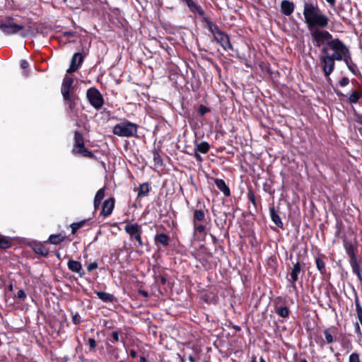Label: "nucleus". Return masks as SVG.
Segmentation results:
<instances>
[{
  "label": "nucleus",
  "instance_id": "nucleus-63",
  "mask_svg": "<svg viewBox=\"0 0 362 362\" xmlns=\"http://www.w3.org/2000/svg\"><path fill=\"white\" fill-rule=\"evenodd\" d=\"M6 290L8 292H12L13 291V285L12 283L7 286Z\"/></svg>",
  "mask_w": 362,
  "mask_h": 362
},
{
  "label": "nucleus",
  "instance_id": "nucleus-49",
  "mask_svg": "<svg viewBox=\"0 0 362 362\" xmlns=\"http://www.w3.org/2000/svg\"><path fill=\"white\" fill-rule=\"evenodd\" d=\"M263 189L265 192L269 194H273L274 193V190L272 189V185L267 182L263 184Z\"/></svg>",
  "mask_w": 362,
  "mask_h": 362
},
{
  "label": "nucleus",
  "instance_id": "nucleus-33",
  "mask_svg": "<svg viewBox=\"0 0 362 362\" xmlns=\"http://www.w3.org/2000/svg\"><path fill=\"white\" fill-rule=\"evenodd\" d=\"M247 197L248 200L252 204L256 209H257L259 205L261 206V197L259 196L258 199H257L255 192L250 187L248 188Z\"/></svg>",
  "mask_w": 362,
  "mask_h": 362
},
{
  "label": "nucleus",
  "instance_id": "nucleus-30",
  "mask_svg": "<svg viewBox=\"0 0 362 362\" xmlns=\"http://www.w3.org/2000/svg\"><path fill=\"white\" fill-rule=\"evenodd\" d=\"M105 191L106 187H103L96 192L93 200V206L95 211H97L100 208L101 202L105 197Z\"/></svg>",
  "mask_w": 362,
  "mask_h": 362
},
{
  "label": "nucleus",
  "instance_id": "nucleus-21",
  "mask_svg": "<svg viewBox=\"0 0 362 362\" xmlns=\"http://www.w3.org/2000/svg\"><path fill=\"white\" fill-rule=\"evenodd\" d=\"M295 7L293 1L283 0L280 4V12L284 16H289L293 13Z\"/></svg>",
  "mask_w": 362,
  "mask_h": 362
},
{
  "label": "nucleus",
  "instance_id": "nucleus-29",
  "mask_svg": "<svg viewBox=\"0 0 362 362\" xmlns=\"http://www.w3.org/2000/svg\"><path fill=\"white\" fill-rule=\"evenodd\" d=\"M32 247L35 253L41 257H47L49 255V250L41 243H34Z\"/></svg>",
  "mask_w": 362,
  "mask_h": 362
},
{
  "label": "nucleus",
  "instance_id": "nucleus-42",
  "mask_svg": "<svg viewBox=\"0 0 362 362\" xmlns=\"http://www.w3.org/2000/svg\"><path fill=\"white\" fill-rule=\"evenodd\" d=\"M354 303H355V305H356V314H357V317H358L359 322H361L362 321V307L361 305L360 300H359L358 296L356 293H355Z\"/></svg>",
  "mask_w": 362,
  "mask_h": 362
},
{
  "label": "nucleus",
  "instance_id": "nucleus-59",
  "mask_svg": "<svg viewBox=\"0 0 362 362\" xmlns=\"http://www.w3.org/2000/svg\"><path fill=\"white\" fill-rule=\"evenodd\" d=\"M209 235H210V237H211V240H212L213 243H214V245L218 244V238H217L214 235H213V234H211V233H210Z\"/></svg>",
  "mask_w": 362,
  "mask_h": 362
},
{
  "label": "nucleus",
  "instance_id": "nucleus-58",
  "mask_svg": "<svg viewBox=\"0 0 362 362\" xmlns=\"http://www.w3.org/2000/svg\"><path fill=\"white\" fill-rule=\"evenodd\" d=\"M29 66V63L26 60H21V67L23 69H27Z\"/></svg>",
  "mask_w": 362,
  "mask_h": 362
},
{
  "label": "nucleus",
  "instance_id": "nucleus-4",
  "mask_svg": "<svg viewBox=\"0 0 362 362\" xmlns=\"http://www.w3.org/2000/svg\"><path fill=\"white\" fill-rule=\"evenodd\" d=\"M138 128V124L124 119L113 127L112 133L120 137L137 136Z\"/></svg>",
  "mask_w": 362,
  "mask_h": 362
},
{
  "label": "nucleus",
  "instance_id": "nucleus-62",
  "mask_svg": "<svg viewBox=\"0 0 362 362\" xmlns=\"http://www.w3.org/2000/svg\"><path fill=\"white\" fill-rule=\"evenodd\" d=\"M158 278L160 279V283L163 285H165L166 284L167 279H166V278L164 276L160 275V276H158Z\"/></svg>",
  "mask_w": 362,
  "mask_h": 362
},
{
  "label": "nucleus",
  "instance_id": "nucleus-54",
  "mask_svg": "<svg viewBox=\"0 0 362 362\" xmlns=\"http://www.w3.org/2000/svg\"><path fill=\"white\" fill-rule=\"evenodd\" d=\"M63 37H73L76 36V32L74 31H65L62 33Z\"/></svg>",
  "mask_w": 362,
  "mask_h": 362
},
{
  "label": "nucleus",
  "instance_id": "nucleus-6",
  "mask_svg": "<svg viewBox=\"0 0 362 362\" xmlns=\"http://www.w3.org/2000/svg\"><path fill=\"white\" fill-rule=\"evenodd\" d=\"M322 333L325 338L321 336H317L315 338L316 343L321 349H323L326 344H332L336 341H339V339L337 337L338 328L337 327L331 326L325 328Z\"/></svg>",
  "mask_w": 362,
  "mask_h": 362
},
{
  "label": "nucleus",
  "instance_id": "nucleus-17",
  "mask_svg": "<svg viewBox=\"0 0 362 362\" xmlns=\"http://www.w3.org/2000/svg\"><path fill=\"white\" fill-rule=\"evenodd\" d=\"M218 293L216 288H211L202 295V298L207 304L216 305L219 299Z\"/></svg>",
  "mask_w": 362,
  "mask_h": 362
},
{
  "label": "nucleus",
  "instance_id": "nucleus-12",
  "mask_svg": "<svg viewBox=\"0 0 362 362\" xmlns=\"http://www.w3.org/2000/svg\"><path fill=\"white\" fill-rule=\"evenodd\" d=\"M180 2L185 3L189 11L192 13L195 16H199L202 18V22H204V18H209L206 16L204 10L202 7L194 0H179Z\"/></svg>",
  "mask_w": 362,
  "mask_h": 362
},
{
  "label": "nucleus",
  "instance_id": "nucleus-1",
  "mask_svg": "<svg viewBox=\"0 0 362 362\" xmlns=\"http://www.w3.org/2000/svg\"><path fill=\"white\" fill-rule=\"evenodd\" d=\"M303 14L304 21L309 31L313 45L333 38L326 30L329 25V17L320 9L317 4L305 1Z\"/></svg>",
  "mask_w": 362,
  "mask_h": 362
},
{
  "label": "nucleus",
  "instance_id": "nucleus-10",
  "mask_svg": "<svg viewBox=\"0 0 362 362\" xmlns=\"http://www.w3.org/2000/svg\"><path fill=\"white\" fill-rule=\"evenodd\" d=\"M124 231L130 236L132 240H135L138 243L139 246L142 247L144 245L141 238L143 233L141 226L137 223H127L124 226Z\"/></svg>",
  "mask_w": 362,
  "mask_h": 362
},
{
  "label": "nucleus",
  "instance_id": "nucleus-2",
  "mask_svg": "<svg viewBox=\"0 0 362 362\" xmlns=\"http://www.w3.org/2000/svg\"><path fill=\"white\" fill-rule=\"evenodd\" d=\"M340 39L333 37L321 42L313 45L314 47L320 49L321 55L319 57L322 72L329 81V76L335 69L336 61H341Z\"/></svg>",
  "mask_w": 362,
  "mask_h": 362
},
{
  "label": "nucleus",
  "instance_id": "nucleus-26",
  "mask_svg": "<svg viewBox=\"0 0 362 362\" xmlns=\"http://www.w3.org/2000/svg\"><path fill=\"white\" fill-rule=\"evenodd\" d=\"M90 221V218L83 219L78 222H74V223H72L71 224H70L71 234L75 235L80 228H82L84 227H87V228L86 230L90 229V226H91Z\"/></svg>",
  "mask_w": 362,
  "mask_h": 362
},
{
  "label": "nucleus",
  "instance_id": "nucleus-20",
  "mask_svg": "<svg viewBox=\"0 0 362 362\" xmlns=\"http://www.w3.org/2000/svg\"><path fill=\"white\" fill-rule=\"evenodd\" d=\"M67 267L71 272L77 273L80 277H83L86 274L85 271L83 269L81 263L78 261L71 259L67 262Z\"/></svg>",
  "mask_w": 362,
  "mask_h": 362
},
{
  "label": "nucleus",
  "instance_id": "nucleus-41",
  "mask_svg": "<svg viewBox=\"0 0 362 362\" xmlns=\"http://www.w3.org/2000/svg\"><path fill=\"white\" fill-rule=\"evenodd\" d=\"M84 341L88 346V351L92 353L96 352V347L98 345L97 341L93 338H84Z\"/></svg>",
  "mask_w": 362,
  "mask_h": 362
},
{
  "label": "nucleus",
  "instance_id": "nucleus-44",
  "mask_svg": "<svg viewBox=\"0 0 362 362\" xmlns=\"http://www.w3.org/2000/svg\"><path fill=\"white\" fill-rule=\"evenodd\" d=\"M193 225V229L194 232H197L200 234L206 235V227L205 225H204L202 223H194Z\"/></svg>",
  "mask_w": 362,
  "mask_h": 362
},
{
  "label": "nucleus",
  "instance_id": "nucleus-16",
  "mask_svg": "<svg viewBox=\"0 0 362 362\" xmlns=\"http://www.w3.org/2000/svg\"><path fill=\"white\" fill-rule=\"evenodd\" d=\"M301 272L304 273V272L302 271L300 263L297 262L291 268V272L290 274L291 279H288L294 291H297L296 283L298 281V276Z\"/></svg>",
  "mask_w": 362,
  "mask_h": 362
},
{
  "label": "nucleus",
  "instance_id": "nucleus-13",
  "mask_svg": "<svg viewBox=\"0 0 362 362\" xmlns=\"http://www.w3.org/2000/svg\"><path fill=\"white\" fill-rule=\"evenodd\" d=\"M86 54L81 52H76L71 59L69 68L66 70L67 74L76 71L82 65Z\"/></svg>",
  "mask_w": 362,
  "mask_h": 362
},
{
  "label": "nucleus",
  "instance_id": "nucleus-11",
  "mask_svg": "<svg viewBox=\"0 0 362 362\" xmlns=\"http://www.w3.org/2000/svg\"><path fill=\"white\" fill-rule=\"evenodd\" d=\"M286 304V299L281 296H278L274 300V313L283 318L288 317L291 313L289 308Z\"/></svg>",
  "mask_w": 362,
  "mask_h": 362
},
{
  "label": "nucleus",
  "instance_id": "nucleus-47",
  "mask_svg": "<svg viewBox=\"0 0 362 362\" xmlns=\"http://www.w3.org/2000/svg\"><path fill=\"white\" fill-rule=\"evenodd\" d=\"M210 111V109L204 105H200L198 108V112L200 116H204L206 113L209 112Z\"/></svg>",
  "mask_w": 362,
  "mask_h": 362
},
{
  "label": "nucleus",
  "instance_id": "nucleus-61",
  "mask_svg": "<svg viewBox=\"0 0 362 362\" xmlns=\"http://www.w3.org/2000/svg\"><path fill=\"white\" fill-rule=\"evenodd\" d=\"M331 8H334L336 4V0H325Z\"/></svg>",
  "mask_w": 362,
  "mask_h": 362
},
{
  "label": "nucleus",
  "instance_id": "nucleus-3",
  "mask_svg": "<svg viewBox=\"0 0 362 362\" xmlns=\"http://www.w3.org/2000/svg\"><path fill=\"white\" fill-rule=\"evenodd\" d=\"M343 246L346 255L349 257V264L352 272L356 275L358 281L362 282V274L361 272L360 261L357 259L358 249L351 242H349L346 236L343 238Z\"/></svg>",
  "mask_w": 362,
  "mask_h": 362
},
{
  "label": "nucleus",
  "instance_id": "nucleus-8",
  "mask_svg": "<svg viewBox=\"0 0 362 362\" xmlns=\"http://www.w3.org/2000/svg\"><path fill=\"white\" fill-rule=\"evenodd\" d=\"M86 98L90 105L96 110L102 109L105 104L103 95L95 87H90L86 90Z\"/></svg>",
  "mask_w": 362,
  "mask_h": 362
},
{
  "label": "nucleus",
  "instance_id": "nucleus-23",
  "mask_svg": "<svg viewBox=\"0 0 362 362\" xmlns=\"http://www.w3.org/2000/svg\"><path fill=\"white\" fill-rule=\"evenodd\" d=\"M204 23L206 24V27L213 35L214 39L222 35V33L224 32L221 30L218 26L214 23L209 18H204Z\"/></svg>",
  "mask_w": 362,
  "mask_h": 362
},
{
  "label": "nucleus",
  "instance_id": "nucleus-15",
  "mask_svg": "<svg viewBox=\"0 0 362 362\" xmlns=\"http://www.w3.org/2000/svg\"><path fill=\"white\" fill-rule=\"evenodd\" d=\"M326 256L323 254H320L317 257H315V262L316 264L317 269L319 271L320 274L326 278H329L331 274L329 272H327L326 268V264L325 262V259Z\"/></svg>",
  "mask_w": 362,
  "mask_h": 362
},
{
  "label": "nucleus",
  "instance_id": "nucleus-64",
  "mask_svg": "<svg viewBox=\"0 0 362 362\" xmlns=\"http://www.w3.org/2000/svg\"><path fill=\"white\" fill-rule=\"evenodd\" d=\"M139 362H148V360L145 356H141L139 358Z\"/></svg>",
  "mask_w": 362,
  "mask_h": 362
},
{
  "label": "nucleus",
  "instance_id": "nucleus-9",
  "mask_svg": "<svg viewBox=\"0 0 362 362\" xmlns=\"http://www.w3.org/2000/svg\"><path fill=\"white\" fill-rule=\"evenodd\" d=\"M24 27L14 22L11 17H6L5 20L0 23L1 30L6 35H13L23 30Z\"/></svg>",
  "mask_w": 362,
  "mask_h": 362
},
{
  "label": "nucleus",
  "instance_id": "nucleus-43",
  "mask_svg": "<svg viewBox=\"0 0 362 362\" xmlns=\"http://www.w3.org/2000/svg\"><path fill=\"white\" fill-rule=\"evenodd\" d=\"M336 231L334 235L336 238L343 240L344 235H341L342 230L344 229V224L341 221H337L335 225Z\"/></svg>",
  "mask_w": 362,
  "mask_h": 362
},
{
  "label": "nucleus",
  "instance_id": "nucleus-35",
  "mask_svg": "<svg viewBox=\"0 0 362 362\" xmlns=\"http://www.w3.org/2000/svg\"><path fill=\"white\" fill-rule=\"evenodd\" d=\"M105 346L107 354L112 356L115 360H118L119 358L118 348L108 341L105 342Z\"/></svg>",
  "mask_w": 362,
  "mask_h": 362
},
{
  "label": "nucleus",
  "instance_id": "nucleus-60",
  "mask_svg": "<svg viewBox=\"0 0 362 362\" xmlns=\"http://www.w3.org/2000/svg\"><path fill=\"white\" fill-rule=\"evenodd\" d=\"M129 356L133 358H135L136 356H137V352L136 351H135L134 349H131L129 351Z\"/></svg>",
  "mask_w": 362,
  "mask_h": 362
},
{
  "label": "nucleus",
  "instance_id": "nucleus-36",
  "mask_svg": "<svg viewBox=\"0 0 362 362\" xmlns=\"http://www.w3.org/2000/svg\"><path fill=\"white\" fill-rule=\"evenodd\" d=\"M95 293L97 295L99 299L105 303H113L115 300L114 295L106 292L95 291Z\"/></svg>",
  "mask_w": 362,
  "mask_h": 362
},
{
  "label": "nucleus",
  "instance_id": "nucleus-57",
  "mask_svg": "<svg viewBox=\"0 0 362 362\" xmlns=\"http://www.w3.org/2000/svg\"><path fill=\"white\" fill-rule=\"evenodd\" d=\"M138 293H139V294H140L141 296H142L144 298H148V296H149L148 293L146 291L141 289V288H139L138 290Z\"/></svg>",
  "mask_w": 362,
  "mask_h": 362
},
{
  "label": "nucleus",
  "instance_id": "nucleus-38",
  "mask_svg": "<svg viewBox=\"0 0 362 362\" xmlns=\"http://www.w3.org/2000/svg\"><path fill=\"white\" fill-rule=\"evenodd\" d=\"M194 150L197 151L198 152H199L201 153L206 154L210 150V145L206 141H202V142L196 144V146L194 147Z\"/></svg>",
  "mask_w": 362,
  "mask_h": 362
},
{
  "label": "nucleus",
  "instance_id": "nucleus-50",
  "mask_svg": "<svg viewBox=\"0 0 362 362\" xmlns=\"http://www.w3.org/2000/svg\"><path fill=\"white\" fill-rule=\"evenodd\" d=\"M354 329L358 339L361 340L362 339V332L360 328L358 322H356V323H354Z\"/></svg>",
  "mask_w": 362,
  "mask_h": 362
},
{
  "label": "nucleus",
  "instance_id": "nucleus-51",
  "mask_svg": "<svg viewBox=\"0 0 362 362\" xmlns=\"http://www.w3.org/2000/svg\"><path fill=\"white\" fill-rule=\"evenodd\" d=\"M15 296L21 300H25L26 298V294L23 289H20Z\"/></svg>",
  "mask_w": 362,
  "mask_h": 362
},
{
  "label": "nucleus",
  "instance_id": "nucleus-31",
  "mask_svg": "<svg viewBox=\"0 0 362 362\" xmlns=\"http://www.w3.org/2000/svg\"><path fill=\"white\" fill-rule=\"evenodd\" d=\"M214 183L217 188L223 192L226 197L230 195V190L228 186L226 184L225 181L222 179L216 178L214 180Z\"/></svg>",
  "mask_w": 362,
  "mask_h": 362
},
{
  "label": "nucleus",
  "instance_id": "nucleus-27",
  "mask_svg": "<svg viewBox=\"0 0 362 362\" xmlns=\"http://www.w3.org/2000/svg\"><path fill=\"white\" fill-rule=\"evenodd\" d=\"M225 50H233V45L230 42L229 36L227 33L223 32L222 35L218 36L214 39Z\"/></svg>",
  "mask_w": 362,
  "mask_h": 362
},
{
  "label": "nucleus",
  "instance_id": "nucleus-56",
  "mask_svg": "<svg viewBox=\"0 0 362 362\" xmlns=\"http://www.w3.org/2000/svg\"><path fill=\"white\" fill-rule=\"evenodd\" d=\"M193 156H194V158H196L197 162L202 163L203 161V158L201 156L200 153L198 152L197 151L194 150V153Z\"/></svg>",
  "mask_w": 362,
  "mask_h": 362
},
{
  "label": "nucleus",
  "instance_id": "nucleus-48",
  "mask_svg": "<svg viewBox=\"0 0 362 362\" xmlns=\"http://www.w3.org/2000/svg\"><path fill=\"white\" fill-rule=\"evenodd\" d=\"M72 322L76 325H78L81 322V316L78 313H72Z\"/></svg>",
  "mask_w": 362,
  "mask_h": 362
},
{
  "label": "nucleus",
  "instance_id": "nucleus-19",
  "mask_svg": "<svg viewBox=\"0 0 362 362\" xmlns=\"http://www.w3.org/2000/svg\"><path fill=\"white\" fill-rule=\"evenodd\" d=\"M115 199L114 197H110L107 199L105 200L102 206V210L100 211V216L107 217L110 216L114 208H115Z\"/></svg>",
  "mask_w": 362,
  "mask_h": 362
},
{
  "label": "nucleus",
  "instance_id": "nucleus-22",
  "mask_svg": "<svg viewBox=\"0 0 362 362\" xmlns=\"http://www.w3.org/2000/svg\"><path fill=\"white\" fill-rule=\"evenodd\" d=\"M269 213L272 221L274 223V224L279 228H284V223L281 221V218L279 216V210L276 209L274 204L270 205L269 206Z\"/></svg>",
  "mask_w": 362,
  "mask_h": 362
},
{
  "label": "nucleus",
  "instance_id": "nucleus-46",
  "mask_svg": "<svg viewBox=\"0 0 362 362\" xmlns=\"http://www.w3.org/2000/svg\"><path fill=\"white\" fill-rule=\"evenodd\" d=\"M349 362H361L360 355L357 352H354L349 357Z\"/></svg>",
  "mask_w": 362,
  "mask_h": 362
},
{
  "label": "nucleus",
  "instance_id": "nucleus-39",
  "mask_svg": "<svg viewBox=\"0 0 362 362\" xmlns=\"http://www.w3.org/2000/svg\"><path fill=\"white\" fill-rule=\"evenodd\" d=\"M150 186L148 182H144L141 184L139 187L137 197H144L146 196L150 192Z\"/></svg>",
  "mask_w": 362,
  "mask_h": 362
},
{
  "label": "nucleus",
  "instance_id": "nucleus-53",
  "mask_svg": "<svg viewBox=\"0 0 362 362\" xmlns=\"http://www.w3.org/2000/svg\"><path fill=\"white\" fill-rule=\"evenodd\" d=\"M349 83V79L348 77H343L341 80L339 81L338 85L341 87H345Z\"/></svg>",
  "mask_w": 362,
  "mask_h": 362
},
{
  "label": "nucleus",
  "instance_id": "nucleus-45",
  "mask_svg": "<svg viewBox=\"0 0 362 362\" xmlns=\"http://www.w3.org/2000/svg\"><path fill=\"white\" fill-rule=\"evenodd\" d=\"M268 266L273 273L276 272L278 264L276 257H269L268 259Z\"/></svg>",
  "mask_w": 362,
  "mask_h": 362
},
{
  "label": "nucleus",
  "instance_id": "nucleus-55",
  "mask_svg": "<svg viewBox=\"0 0 362 362\" xmlns=\"http://www.w3.org/2000/svg\"><path fill=\"white\" fill-rule=\"evenodd\" d=\"M354 117L356 118V121L358 124L362 125V115L361 114H359L357 112L355 111L354 112Z\"/></svg>",
  "mask_w": 362,
  "mask_h": 362
},
{
  "label": "nucleus",
  "instance_id": "nucleus-32",
  "mask_svg": "<svg viewBox=\"0 0 362 362\" xmlns=\"http://www.w3.org/2000/svg\"><path fill=\"white\" fill-rule=\"evenodd\" d=\"M362 100V90H354L351 92L349 97L348 98L347 102L348 103L356 104Z\"/></svg>",
  "mask_w": 362,
  "mask_h": 362
},
{
  "label": "nucleus",
  "instance_id": "nucleus-40",
  "mask_svg": "<svg viewBox=\"0 0 362 362\" xmlns=\"http://www.w3.org/2000/svg\"><path fill=\"white\" fill-rule=\"evenodd\" d=\"M158 150L159 149L154 148L152 151L154 165L156 167H160L163 165V159L158 152Z\"/></svg>",
  "mask_w": 362,
  "mask_h": 362
},
{
  "label": "nucleus",
  "instance_id": "nucleus-37",
  "mask_svg": "<svg viewBox=\"0 0 362 362\" xmlns=\"http://www.w3.org/2000/svg\"><path fill=\"white\" fill-rule=\"evenodd\" d=\"M12 239L0 233V249L6 250L11 247Z\"/></svg>",
  "mask_w": 362,
  "mask_h": 362
},
{
  "label": "nucleus",
  "instance_id": "nucleus-7",
  "mask_svg": "<svg viewBox=\"0 0 362 362\" xmlns=\"http://www.w3.org/2000/svg\"><path fill=\"white\" fill-rule=\"evenodd\" d=\"M341 61H343L348 69L356 76L360 74L357 65L354 62L349 48L340 40Z\"/></svg>",
  "mask_w": 362,
  "mask_h": 362
},
{
  "label": "nucleus",
  "instance_id": "nucleus-14",
  "mask_svg": "<svg viewBox=\"0 0 362 362\" xmlns=\"http://www.w3.org/2000/svg\"><path fill=\"white\" fill-rule=\"evenodd\" d=\"M63 100L67 105V112H74L76 110L78 103L80 100L79 97L76 93L62 95Z\"/></svg>",
  "mask_w": 362,
  "mask_h": 362
},
{
  "label": "nucleus",
  "instance_id": "nucleus-25",
  "mask_svg": "<svg viewBox=\"0 0 362 362\" xmlns=\"http://www.w3.org/2000/svg\"><path fill=\"white\" fill-rule=\"evenodd\" d=\"M205 209V206H203V209H192V223H203L206 221V213L208 210Z\"/></svg>",
  "mask_w": 362,
  "mask_h": 362
},
{
  "label": "nucleus",
  "instance_id": "nucleus-34",
  "mask_svg": "<svg viewBox=\"0 0 362 362\" xmlns=\"http://www.w3.org/2000/svg\"><path fill=\"white\" fill-rule=\"evenodd\" d=\"M66 237L63 235L62 233L52 234L49 235L48 240L45 242L46 243H50L53 245H59L66 240Z\"/></svg>",
  "mask_w": 362,
  "mask_h": 362
},
{
  "label": "nucleus",
  "instance_id": "nucleus-28",
  "mask_svg": "<svg viewBox=\"0 0 362 362\" xmlns=\"http://www.w3.org/2000/svg\"><path fill=\"white\" fill-rule=\"evenodd\" d=\"M122 334L123 332L120 328L117 330H115L112 332L110 334H109L108 337H107L106 341H108L112 344H115L119 342V341L124 343V339L121 337Z\"/></svg>",
  "mask_w": 362,
  "mask_h": 362
},
{
  "label": "nucleus",
  "instance_id": "nucleus-5",
  "mask_svg": "<svg viewBox=\"0 0 362 362\" xmlns=\"http://www.w3.org/2000/svg\"><path fill=\"white\" fill-rule=\"evenodd\" d=\"M71 153L74 155H80L85 158L96 159L95 154L86 148L83 136L78 131L74 132V141Z\"/></svg>",
  "mask_w": 362,
  "mask_h": 362
},
{
  "label": "nucleus",
  "instance_id": "nucleus-52",
  "mask_svg": "<svg viewBox=\"0 0 362 362\" xmlns=\"http://www.w3.org/2000/svg\"><path fill=\"white\" fill-rule=\"evenodd\" d=\"M98 267V262L96 261H94L87 265V270L88 272H91L92 271L96 269Z\"/></svg>",
  "mask_w": 362,
  "mask_h": 362
},
{
  "label": "nucleus",
  "instance_id": "nucleus-24",
  "mask_svg": "<svg viewBox=\"0 0 362 362\" xmlns=\"http://www.w3.org/2000/svg\"><path fill=\"white\" fill-rule=\"evenodd\" d=\"M170 242V238L165 233H159L154 236V243L156 246L162 245L163 247H167L169 246Z\"/></svg>",
  "mask_w": 362,
  "mask_h": 362
},
{
  "label": "nucleus",
  "instance_id": "nucleus-18",
  "mask_svg": "<svg viewBox=\"0 0 362 362\" xmlns=\"http://www.w3.org/2000/svg\"><path fill=\"white\" fill-rule=\"evenodd\" d=\"M74 82V78H72L71 76H68L66 75L64 76L63 81H62V87H61L62 95H66V94L75 93L74 87L73 86Z\"/></svg>",
  "mask_w": 362,
  "mask_h": 362
}]
</instances>
